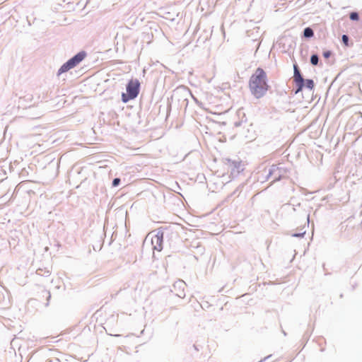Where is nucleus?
Wrapping results in <instances>:
<instances>
[{"instance_id": "nucleus-1", "label": "nucleus", "mask_w": 362, "mask_h": 362, "mask_svg": "<svg viewBox=\"0 0 362 362\" xmlns=\"http://www.w3.org/2000/svg\"><path fill=\"white\" fill-rule=\"evenodd\" d=\"M249 88L251 94L257 99L264 96L269 88L267 76L263 69L257 68L249 80Z\"/></svg>"}, {"instance_id": "nucleus-2", "label": "nucleus", "mask_w": 362, "mask_h": 362, "mask_svg": "<svg viewBox=\"0 0 362 362\" xmlns=\"http://www.w3.org/2000/svg\"><path fill=\"white\" fill-rule=\"evenodd\" d=\"M288 170L287 168L281 166L280 165H272L267 170H263V173L258 176V180L261 182L267 181L269 178H272L271 185L276 181H279L284 178Z\"/></svg>"}, {"instance_id": "nucleus-3", "label": "nucleus", "mask_w": 362, "mask_h": 362, "mask_svg": "<svg viewBox=\"0 0 362 362\" xmlns=\"http://www.w3.org/2000/svg\"><path fill=\"white\" fill-rule=\"evenodd\" d=\"M294 74H293V81L296 85V90L295 93H298L301 91L304 86H305L309 90H313L315 87V83L313 80L312 79H306L304 80L303 76L301 75L298 66L297 64L293 65Z\"/></svg>"}, {"instance_id": "nucleus-4", "label": "nucleus", "mask_w": 362, "mask_h": 362, "mask_svg": "<svg viewBox=\"0 0 362 362\" xmlns=\"http://www.w3.org/2000/svg\"><path fill=\"white\" fill-rule=\"evenodd\" d=\"M86 55L87 54L85 51L79 52L59 68L57 71V74L60 75L62 73L66 72L69 70L74 68L86 58Z\"/></svg>"}, {"instance_id": "nucleus-5", "label": "nucleus", "mask_w": 362, "mask_h": 362, "mask_svg": "<svg viewBox=\"0 0 362 362\" xmlns=\"http://www.w3.org/2000/svg\"><path fill=\"white\" fill-rule=\"evenodd\" d=\"M140 83L137 79L131 80L127 85V94L122 93V100L127 103L129 100L136 98L139 93Z\"/></svg>"}, {"instance_id": "nucleus-6", "label": "nucleus", "mask_w": 362, "mask_h": 362, "mask_svg": "<svg viewBox=\"0 0 362 362\" xmlns=\"http://www.w3.org/2000/svg\"><path fill=\"white\" fill-rule=\"evenodd\" d=\"M185 286L186 284L184 281L178 280L173 284L171 291L175 293L179 298H184L185 297Z\"/></svg>"}, {"instance_id": "nucleus-7", "label": "nucleus", "mask_w": 362, "mask_h": 362, "mask_svg": "<svg viewBox=\"0 0 362 362\" xmlns=\"http://www.w3.org/2000/svg\"><path fill=\"white\" fill-rule=\"evenodd\" d=\"M151 244L153 249L160 252L163 250V232L158 231L157 233L152 238Z\"/></svg>"}, {"instance_id": "nucleus-8", "label": "nucleus", "mask_w": 362, "mask_h": 362, "mask_svg": "<svg viewBox=\"0 0 362 362\" xmlns=\"http://www.w3.org/2000/svg\"><path fill=\"white\" fill-rule=\"evenodd\" d=\"M228 164L229 166L231 168L232 173H240V171L243 170L241 162L240 161H235V160H228Z\"/></svg>"}, {"instance_id": "nucleus-9", "label": "nucleus", "mask_w": 362, "mask_h": 362, "mask_svg": "<svg viewBox=\"0 0 362 362\" xmlns=\"http://www.w3.org/2000/svg\"><path fill=\"white\" fill-rule=\"evenodd\" d=\"M303 35L307 38L312 37L314 35V31L311 28H305L303 30Z\"/></svg>"}, {"instance_id": "nucleus-10", "label": "nucleus", "mask_w": 362, "mask_h": 362, "mask_svg": "<svg viewBox=\"0 0 362 362\" xmlns=\"http://www.w3.org/2000/svg\"><path fill=\"white\" fill-rule=\"evenodd\" d=\"M318 62H319V57L317 54H313L311 55L310 57V63L314 65V66H316L318 64Z\"/></svg>"}, {"instance_id": "nucleus-11", "label": "nucleus", "mask_w": 362, "mask_h": 362, "mask_svg": "<svg viewBox=\"0 0 362 362\" xmlns=\"http://www.w3.org/2000/svg\"><path fill=\"white\" fill-rule=\"evenodd\" d=\"M36 273L38 275H44L46 276H47L50 274V272L48 269H45V271H43V269H40V268L37 269Z\"/></svg>"}, {"instance_id": "nucleus-12", "label": "nucleus", "mask_w": 362, "mask_h": 362, "mask_svg": "<svg viewBox=\"0 0 362 362\" xmlns=\"http://www.w3.org/2000/svg\"><path fill=\"white\" fill-rule=\"evenodd\" d=\"M349 18L351 21H358L359 15L357 12H351L349 15Z\"/></svg>"}, {"instance_id": "nucleus-13", "label": "nucleus", "mask_w": 362, "mask_h": 362, "mask_svg": "<svg viewBox=\"0 0 362 362\" xmlns=\"http://www.w3.org/2000/svg\"><path fill=\"white\" fill-rule=\"evenodd\" d=\"M341 40L345 46H349V37L347 35H343L341 37Z\"/></svg>"}, {"instance_id": "nucleus-14", "label": "nucleus", "mask_w": 362, "mask_h": 362, "mask_svg": "<svg viewBox=\"0 0 362 362\" xmlns=\"http://www.w3.org/2000/svg\"><path fill=\"white\" fill-rule=\"evenodd\" d=\"M43 292L45 293L46 298H47V303H46L45 305L48 306L49 303V300L51 298V293H50V292L49 291H47V290H44Z\"/></svg>"}, {"instance_id": "nucleus-15", "label": "nucleus", "mask_w": 362, "mask_h": 362, "mask_svg": "<svg viewBox=\"0 0 362 362\" xmlns=\"http://www.w3.org/2000/svg\"><path fill=\"white\" fill-rule=\"evenodd\" d=\"M120 182H121V180L119 178H118V177L115 178L112 180V187H117L119 185Z\"/></svg>"}, {"instance_id": "nucleus-16", "label": "nucleus", "mask_w": 362, "mask_h": 362, "mask_svg": "<svg viewBox=\"0 0 362 362\" xmlns=\"http://www.w3.org/2000/svg\"><path fill=\"white\" fill-rule=\"evenodd\" d=\"M332 53L330 51H326L323 52V57L325 58H329L331 56Z\"/></svg>"}, {"instance_id": "nucleus-17", "label": "nucleus", "mask_w": 362, "mask_h": 362, "mask_svg": "<svg viewBox=\"0 0 362 362\" xmlns=\"http://www.w3.org/2000/svg\"><path fill=\"white\" fill-rule=\"evenodd\" d=\"M304 233H296L293 235L295 237H301L303 235Z\"/></svg>"}, {"instance_id": "nucleus-18", "label": "nucleus", "mask_w": 362, "mask_h": 362, "mask_svg": "<svg viewBox=\"0 0 362 362\" xmlns=\"http://www.w3.org/2000/svg\"><path fill=\"white\" fill-rule=\"evenodd\" d=\"M240 124V123H238V122H235V125L236 127L239 126Z\"/></svg>"}, {"instance_id": "nucleus-19", "label": "nucleus", "mask_w": 362, "mask_h": 362, "mask_svg": "<svg viewBox=\"0 0 362 362\" xmlns=\"http://www.w3.org/2000/svg\"><path fill=\"white\" fill-rule=\"evenodd\" d=\"M307 218H308V221H309V215H308Z\"/></svg>"}]
</instances>
